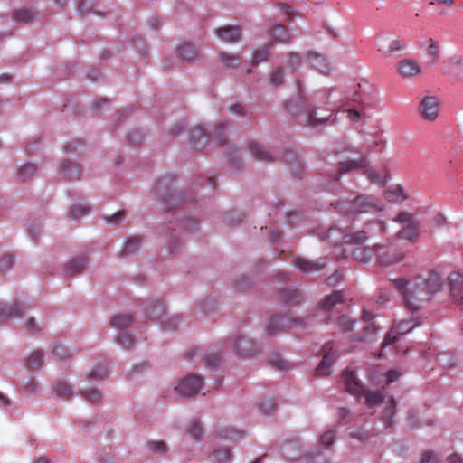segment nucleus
Listing matches in <instances>:
<instances>
[{
  "label": "nucleus",
  "mask_w": 463,
  "mask_h": 463,
  "mask_svg": "<svg viewBox=\"0 0 463 463\" xmlns=\"http://www.w3.org/2000/svg\"><path fill=\"white\" fill-rule=\"evenodd\" d=\"M342 377L346 391L352 395L364 397L365 399V404L368 407H373L383 402L384 398L383 392L381 391L371 392L365 390L364 385L358 381L356 375L352 370H345L343 372Z\"/></svg>",
  "instance_id": "nucleus-1"
},
{
  "label": "nucleus",
  "mask_w": 463,
  "mask_h": 463,
  "mask_svg": "<svg viewBox=\"0 0 463 463\" xmlns=\"http://www.w3.org/2000/svg\"><path fill=\"white\" fill-rule=\"evenodd\" d=\"M341 209L347 215H356L364 213L379 212L383 209V206L371 196L359 195L343 205Z\"/></svg>",
  "instance_id": "nucleus-2"
},
{
  "label": "nucleus",
  "mask_w": 463,
  "mask_h": 463,
  "mask_svg": "<svg viewBox=\"0 0 463 463\" xmlns=\"http://www.w3.org/2000/svg\"><path fill=\"white\" fill-rule=\"evenodd\" d=\"M339 168L333 175L334 180L337 181L341 175L352 170L363 169L367 165L366 156L364 154H355L350 150L339 153Z\"/></svg>",
  "instance_id": "nucleus-3"
},
{
  "label": "nucleus",
  "mask_w": 463,
  "mask_h": 463,
  "mask_svg": "<svg viewBox=\"0 0 463 463\" xmlns=\"http://www.w3.org/2000/svg\"><path fill=\"white\" fill-rule=\"evenodd\" d=\"M406 252L399 245L377 244L376 261L380 266H392L403 260Z\"/></svg>",
  "instance_id": "nucleus-4"
},
{
  "label": "nucleus",
  "mask_w": 463,
  "mask_h": 463,
  "mask_svg": "<svg viewBox=\"0 0 463 463\" xmlns=\"http://www.w3.org/2000/svg\"><path fill=\"white\" fill-rule=\"evenodd\" d=\"M391 283L402 294L408 310L414 312L420 308L422 299L416 287L408 288V281L402 278L392 279Z\"/></svg>",
  "instance_id": "nucleus-5"
},
{
  "label": "nucleus",
  "mask_w": 463,
  "mask_h": 463,
  "mask_svg": "<svg viewBox=\"0 0 463 463\" xmlns=\"http://www.w3.org/2000/svg\"><path fill=\"white\" fill-rule=\"evenodd\" d=\"M394 221L405 224L403 229L398 232L399 238L413 241L419 237L420 222L413 214L402 212L395 217Z\"/></svg>",
  "instance_id": "nucleus-6"
},
{
  "label": "nucleus",
  "mask_w": 463,
  "mask_h": 463,
  "mask_svg": "<svg viewBox=\"0 0 463 463\" xmlns=\"http://www.w3.org/2000/svg\"><path fill=\"white\" fill-rule=\"evenodd\" d=\"M292 327H305V324L301 319H290L286 316L278 315L269 320L266 330L269 335H273Z\"/></svg>",
  "instance_id": "nucleus-7"
},
{
  "label": "nucleus",
  "mask_w": 463,
  "mask_h": 463,
  "mask_svg": "<svg viewBox=\"0 0 463 463\" xmlns=\"http://www.w3.org/2000/svg\"><path fill=\"white\" fill-rule=\"evenodd\" d=\"M203 387L202 377L196 374H189L182 379L175 388L177 393L183 397H190L197 394Z\"/></svg>",
  "instance_id": "nucleus-8"
},
{
  "label": "nucleus",
  "mask_w": 463,
  "mask_h": 463,
  "mask_svg": "<svg viewBox=\"0 0 463 463\" xmlns=\"http://www.w3.org/2000/svg\"><path fill=\"white\" fill-rule=\"evenodd\" d=\"M420 324V321L419 320V318L400 321L399 323L392 326L391 332H389L388 335L385 336L383 342V345L386 346L388 345L395 343L397 340V335L408 334Z\"/></svg>",
  "instance_id": "nucleus-9"
},
{
  "label": "nucleus",
  "mask_w": 463,
  "mask_h": 463,
  "mask_svg": "<svg viewBox=\"0 0 463 463\" xmlns=\"http://www.w3.org/2000/svg\"><path fill=\"white\" fill-rule=\"evenodd\" d=\"M232 345L233 352L238 357H249L257 352L256 344L246 336H237Z\"/></svg>",
  "instance_id": "nucleus-10"
},
{
  "label": "nucleus",
  "mask_w": 463,
  "mask_h": 463,
  "mask_svg": "<svg viewBox=\"0 0 463 463\" xmlns=\"http://www.w3.org/2000/svg\"><path fill=\"white\" fill-rule=\"evenodd\" d=\"M323 359L316 369V373L319 376L329 375L330 367L335 360V354L333 353V343L327 342L322 348Z\"/></svg>",
  "instance_id": "nucleus-11"
},
{
  "label": "nucleus",
  "mask_w": 463,
  "mask_h": 463,
  "mask_svg": "<svg viewBox=\"0 0 463 463\" xmlns=\"http://www.w3.org/2000/svg\"><path fill=\"white\" fill-rule=\"evenodd\" d=\"M421 117L427 120H434L439 111V103L436 97H424L420 103L419 108Z\"/></svg>",
  "instance_id": "nucleus-12"
},
{
  "label": "nucleus",
  "mask_w": 463,
  "mask_h": 463,
  "mask_svg": "<svg viewBox=\"0 0 463 463\" xmlns=\"http://www.w3.org/2000/svg\"><path fill=\"white\" fill-rule=\"evenodd\" d=\"M28 307L23 303H14L12 305L0 304V325L7 320L23 316Z\"/></svg>",
  "instance_id": "nucleus-13"
},
{
  "label": "nucleus",
  "mask_w": 463,
  "mask_h": 463,
  "mask_svg": "<svg viewBox=\"0 0 463 463\" xmlns=\"http://www.w3.org/2000/svg\"><path fill=\"white\" fill-rule=\"evenodd\" d=\"M397 71L402 78H412L420 74L421 66L413 59H402L397 63Z\"/></svg>",
  "instance_id": "nucleus-14"
},
{
  "label": "nucleus",
  "mask_w": 463,
  "mask_h": 463,
  "mask_svg": "<svg viewBox=\"0 0 463 463\" xmlns=\"http://www.w3.org/2000/svg\"><path fill=\"white\" fill-rule=\"evenodd\" d=\"M177 57L182 63L192 62L199 55L197 47L191 43H184L176 49Z\"/></svg>",
  "instance_id": "nucleus-15"
},
{
  "label": "nucleus",
  "mask_w": 463,
  "mask_h": 463,
  "mask_svg": "<svg viewBox=\"0 0 463 463\" xmlns=\"http://www.w3.org/2000/svg\"><path fill=\"white\" fill-rule=\"evenodd\" d=\"M216 36L226 43H235L241 35V29L239 26L227 25L215 29Z\"/></svg>",
  "instance_id": "nucleus-16"
},
{
  "label": "nucleus",
  "mask_w": 463,
  "mask_h": 463,
  "mask_svg": "<svg viewBox=\"0 0 463 463\" xmlns=\"http://www.w3.org/2000/svg\"><path fill=\"white\" fill-rule=\"evenodd\" d=\"M248 148L252 156L259 161L272 162L275 160L274 156L268 151L262 144L256 141H250L248 144Z\"/></svg>",
  "instance_id": "nucleus-17"
},
{
  "label": "nucleus",
  "mask_w": 463,
  "mask_h": 463,
  "mask_svg": "<svg viewBox=\"0 0 463 463\" xmlns=\"http://www.w3.org/2000/svg\"><path fill=\"white\" fill-rule=\"evenodd\" d=\"M326 263L324 260L316 261H310L303 258H297L294 260V266L296 267V269L306 273L318 271L324 269L326 267Z\"/></svg>",
  "instance_id": "nucleus-18"
},
{
  "label": "nucleus",
  "mask_w": 463,
  "mask_h": 463,
  "mask_svg": "<svg viewBox=\"0 0 463 463\" xmlns=\"http://www.w3.org/2000/svg\"><path fill=\"white\" fill-rule=\"evenodd\" d=\"M377 254V244L371 247H357L353 251V257L355 260L361 263H367L373 258L376 259Z\"/></svg>",
  "instance_id": "nucleus-19"
},
{
  "label": "nucleus",
  "mask_w": 463,
  "mask_h": 463,
  "mask_svg": "<svg viewBox=\"0 0 463 463\" xmlns=\"http://www.w3.org/2000/svg\"><path fill=\"white\" fill-rule=\"evenodd\" d=\"M208 141L206 130L201 126L194 127L190 132V142L192 147L200 150Z\"/></svg>",
  "instance_id": "nucleus-20"
},
{
  "label": "nucleus",
  "mask_w": 463,
  "mask_h": 463,
  "mask_svg": "<svg viewBox=\"0 0 463 463\" xmlns=\"http://www.w3.org/2000/svg\"><path fill=\"white\" fill-rule=\"evenodd\" d=\"M378 327L374 323L365 324L363 332L354 335L353 340L358 342H373L376 339Z\"/></svg>",
  "instance_id": "nucleus-21"
},
{
  "label": "nucleus",
  "mask_w": 463,
  "mask_h": 463,
  "mask_svg": "<svg viewBox=\"0 0 463 463\" xmlns=\"http://www.w3.org/2000/svg\"><path fill=\"white\" fill-rule=\"evenodd\" d=\"M308 56L310 58V65L314 69L317 70L319 72L325 75H327L330 72V64L323 55L318 53L308 52Z\"/></svg>",
  "instance_id": "nucleus-22"
},
{
  "label": "nucleus",
  "mask_w": 463,
  "mask_h": 463,
  "mask_svg": "<svg viewBox=\"0 0 463 463\" xmlns=\"http://www.w3.org/2000/svg\"><path fill=\"white\" fill-rule=\"evenodd\" d=\"M60 175L68 180H80L81 170L78 165L65 161L61 165Z\"/></svg>",
  "instance_id": "nucleus-23"
},
{
  "label": "nucleus",
  "mask_w": 463,
  "mask_h": 463,
  "mask_svg": "<svg viewBox=\"0 0 463 463\" xmlns=\"http://www.w3.org/2000/svg\"><path fill=\"white\" fill-rule=\"evenodd\" d=\"M88 260L85 256H80L71 260L65 266V272L69 275H74L81 272L87 267Z\"/></svg>",
  "instance_id": "nucleus-24"
},
{
  "label": "nucleus",
  "mask_w": 463,
  "mask_h": 463,
  "mask_svg": "<svg viewBox=\"0 0 463 463\" xmlns=\"http://www.w3.org/2000/svg\"><path fill=\"white\" fill-rule=\"evenodd\" d=\"M279 297L282 302L288 306H296L302 301V296L298 289L284 288L280 291Z\"/></svg>",
  "instance_id": "nucleus-25"
},
{
  "label": "nucleus",
  "mask_w": 463,
  "mask_h": 463,
  "mask_svg": "<svg viewBox=\"0 0 463 463\" xmlns=\"http://www.w3.org/2000/svg\"><path fill=\"white\" fill-rule=\"evenodd\" d=\"M146 315L153 320H160L165 314V307L162 301H155L145 307Z\"/></svg>",
  "instance_id": "nucleus-26"
},
{
  "label": "nucleus",
  "mask_w": 463,
  "mask_h": 463,
  "mask_svg": "<svg viewBox=\"0 0 463 463\" xmlns=\"http://www.w3.org/2000/svg\"><path fill=\"white\" fill-rule=\"evenodd\" d=\"M395 413L396 401L393 397H391L382 414V420L383 421L387 428H390L393 425L395 420Z\"/></svg>",
  "instance_id": "nucleus-27"
},
{
  "label": "nucleus",
  "mask_w": 463,
  "mask_h": 463,
  "mask_svg": "<svg viewBox=\"0 0 463 463\" xmlns=\"http://www.w3.org/2000/svg\"><path fill=\"white\" fill-rule=\"evenodd\" d=\"M300 445L298 439L286 442L282 447V452L286 458L290 461L299 458Z\"/></svg>",
  "instance_id": "nucleus-28"
},
{
  "label": "nucleus",
  "mask_w": 463,
  "mask_h": 463,
  "mask_svg": "<svg viewBox=\"0 0 463 463\" xmlns=\"http://www.w3.org/2000/svg\"><path fill=\"white\" fill-rule=\"evenodd\" d=\"M269 34L274 42L288 43L291 40V35L286 26L277 24L269 30Z\"/></svg>",
  "instance_id": "nucleus-29"
},
{
  "label": "nucleus",
  "mask_w": 463,
  "mask_h": 463,
  "mask_svg": "<svg viewBox=\"0 0 463 463\" xmlns=\"http://www.w3.org/2000/svg\"><path fill=\"white\" fill-rule=\"evenodd\" d=\"M344 302V294L342 291H334L326 296L320 303V307L325 311L331 310L336 304Z\"/></svg>",
  "instance_id": "nucleus-30"
},
{
  "label": "nucleus",
  "mask_w": 463,
  "mask_h": 463,
  "mask_svg": "<svg viewBox=\"0 0 463 463\" xmlns=\"http://www.w3.org/2000/svg\"><path fill=\"white\" fill-rule=\"evenodd\" d=\"M364 230L369 240L383 235L386 231V226L382 221H374L366 223Z\"/></svg>",
  "instance_id": "nucleus-31"
},
{
  "label": "nucleus",
  "mask_w": 463,
  "mask_h": 463,
  "mask_svg": "<svg viewBox=\"0 0 463 463\" xmlns=\"http://www.w3.org/2000/svg\"><path fill=\"white\" fill-rule=\"evenodd\" d=\"M442 280L439 273L435 270H430L425 281V288L429 293H435L441 288Z\"/></svg>",
  "instance_id": "nucleus-32"
},
{
  "label": "nucleus",
  "mask_w": 463,
  "mask_h": 463,
  "mask_svg": "<svg viewBox=\"0 0 463 463\" xmlns=\"http://www.w3.org/2000/svg\"><path fill=\"white\" fill-rule=\"evenodd\" d=\"M270 47L271 43H269L257 48L252 54L250 63L253 66H257L260 62L267 61L270 55Z\"/></svg>",
  "instance_id": "nucleus-33"
},
{
  "label": "nucleus",
  "mask_w": 463,
  "mask_h": 463,
  "mask_svg": "<svg viewBox=\"0 0 463 463\" xmlns=\"http://www.w3.org/2000/svg\"><path fill=\"white\" fill-rule=\"evenodd\" d=\"M450 281V296L455 301L463 294V280L458 275H451Z\"/></svg>",
  "instance_id": "nucleus-34"
},
{
  "label": "nucleus",
  "mask_w": 463,
  "mask_h": 463,
  "mask_svg": "<svg viewBox=\"0 0 463 463\" xmlns=\"http://www.w3.org/2000/svg\"><path fill=\"white\" fill-rule=\"evenodd\" d=\"M141 245V239L137 236L128 239L123 249L121 250V256L128 257L137 251Z\"/></svg>",
  "instance_id": "nucleus-35"
},
{
  "label": "nucleus",
  "mask_w": 463,
  "mask_h": 463,
  "mask_svg": "<svg viewBox=\"0 0 463 463\" xmlns=\"http://www.w3.org/2000/svg\"><path fill=\"white\" fill-rule=\"evenodd\" d=\"M36 15V13L31 9H18L13 13L14 21L16 23H27L32 21Z\"/></svg>",
  "instance_id": "nucleus-36"
},
{
  "label": "nucleus",
  "mask_w": 463,
  "mask_h": 463,
  "mask_svg": "<svg viewBox=\"0 0 463 463\" xmlns=\"http://www.w3.org/2000/svg\"><path fill=\"white\" fill-rule=\"evenodd\" d=\"M44 356L39 350L33 352L27 358V367L31 370H39L42 368Z\"/></svg>",
  "instance_id": "nucleus-37"
},
{
  "label": "nucleus",
  "mask_w": 463,
  "mask_h": 463,
  "mask_svg": "<svg viewBox=\"0 0 463 463\" xmlns=\"http://www.w3.org/2000/svg\"><path fill=\"white\" fill-rule=\"evenodd\" d=\"M216 435L221 439H227L231 440H238L243 435L242 432L232 428L224 427L217 430Z\"/></svg>",
  "instance_id": "nucleus-38"
},
{
  "label": "nucleus",
  "mask_w": 463,
  "mask_h": 463,
  "mask_svg": "<svg viewBox=\"0 0 463 463\" xmlns=\"http://www.w3.org/2000/svg\"><path fill=\"white\" fill-rule=\"evenodd\" d=\"M210 458L213 463H227L232 458V453L228 449H218L212 453Z\"/></svg>",
  "instance_id": "nucleus-39"
},
{
  "label": "nucleus",
  "mask_w": 463,
  "mask_h": 463,
  "mask_svg": "<svg viewBox=\"0 0 463 463\" xmlns=\"http://www.w3.org/2000/svg\"><path fill=\"white\" fill-rule=\"evenodd\" d=\"M331 117V112H328L326 115H323L321 117H317V110L312 109L307 113V124L309 126L316 127L328 121Z\"/></svg>",
  "instance_id": "nucleus-40"
},
{
  "label": "nucleus",
  "mask_w": 463,
  "mask_h": 463,
  "mask_svg": "<svg viewBox=\"0 0 463 463\" xmlns=\"http://www.w3.org/2000/svg\"><path fill=\"white\" fill-rule=\"evenodd\" d=\"M132 321L133 317L131 315L123 314L115 316L111 320V324L114 327L119 330H123L125 327L128 326Z\"/></svg>",
  "instance_id": "nucleus-41"
},
{
  "label": "nucleus",
  "mask_w": 463,
  "mask_h": 463,
  "mask_svg": "<svg viewBox=\"0 0 463 463\" xmlns=\"http://www.w3.org/2000/svg\"><path fill=\"white\" fill-rule=\"evenodd\" d=\"M90 207L87 204H75L69 211L68 217L71 220H78L83 215L87 214Z\"/></svg>",
  "instance_id": "nucleus-42"
},
{
  "label": "nucleus",
  "mask_w": 463,
  "mask_h": 463,
  "mask_svg": "<svg viewBox=\"0 0 463 463\" xmlns=\"http://www.w3.org/2000/svg\"><path fill=\"white\" fill-rule=\"evenodd\" d=\"M54 392L57 396L67 399L71 396L73 390L66 382L61 381L55 384Z\"/></svg>",
  "instance_id": "nucleus-43"
},
{
  "label": "nucleus",
  "mask_w": 463,
  "mask_h": 463,
  "mask_svg": "<svg viewBox=\"0 0 463 463\" xmlns=\"http://www.w3.org/2000/svg\"><path fill=\"white\" fill-rule=\"evenodd\" d=\"M384 195L385 198L390 202H400L406 198L401 186H396L386 190Z\"/></svg>",
  "instance_id": "nucleus-44"
},
{
  "label": "nucleus",
  "mask_w": 463,
  "mask_h": 463,
  "mask_svg": "<svg viewBox=\"0 0 463 463\" xmlns=\"http://www.w3.org/2000/svg\"><path fill=\"white\" fill-rule=\"evenodd\" d=\"M368 240V235L365 232V230L358 231L356 232L345 235V242L347 243H354V244H362Z\"/></svg>",
  "instance_id": "nucleus-45"
},
{
  "label": "nucleus",
  "mask_w": 463,
  "mask_h": 463,
  "mask_svg": "<svg viewBox=\"0 0 463 463\" xmlns=\"http://www.w3.org/2000/svg\"><path fill=\"white\" fill-rule=\"evenodd\" d=\"M325 239L328 240V241L333 243L334 245H336L342 241H345V235L342 234L340 230L332 227L328 229L326 232V237Z\"/></svg>",
  "instance_id": "nucleus-46"
},
{
  "label": "nucleus",
  "mask_w": 463,
  "mask_h": 463,
  "mask_svg": "<svg viewBox=\"0 0 463 463\" xmlns=\"http://www.w3.org/2000/svg\"><path fill=\"white\" fill-rule=\"evenodd\" d=\"M146 448L150 452L156 454H164L167 451V446L165 442L162 440H152L148 441Z\"/></svg>",
  "instance_id": "nucleus-47"
},
{
  "label": "nucleus",
  "mask_w": 463,
  "mask_h": 463,
  "mask_svg": "<svg viewBox=\"0 0 463 463\" xmlns=\"http://www.w3.org/2000/svg\"><path fill=\"white\" fill-rule=\"evenodd\" d=\"M259 409L265 414L271 413L276 407L274 400L272 398H262L258 402Z\"/></svg>",
  "instance_id": "nucleus-48"
},
{
  "label": "nucleus",
  "mask_w": 463,
  "mask_h": 463,
  "mask_svg": "<svg viewBox=\"0 0 463 463\" xmlns=\"http://www.w3.org/2000/svg\"><path fill=\"white\" fill-rule=\"evenodd\" d=\"M226 126L223 123H219L215 126L213 137L217 143L222 145L226 142L227 138L225 136Z\"/></svg>",
  "instance_id": "nucleus-49"
},
{
  "label": "nucleus",
  "mask_w": 463,
  "mask_h": 463,
  "mask_svg": "<svg viewBox=\"0 0 463 463\" xmlns=\"http://www.w3.org/2000/svg\"><path fill=\"white\" fill-rule=\"evenodd\" d=\"M188 434L194 439H198L203 433L201 424L197 420H193L188 426Z\"/></svg>",
  "instance_id": "nucleus-50"
},
{
  "label": "nucleus",
  "mask_w": 463,
  "mask_h": 463,
  "mask_svg": "<svg viewBox=\"0 0 463 463\" xmlns=\"http://www.w3.org/2000/svg\"><path fill=\"white\" fill-rule=\"evenodd\" d=\"M109 375L108 367L104 365L97 366L93 371H91L88 378L93 380H103Z\"/></svg>",
  "instance_id": "nucleus-51"
},
{
  "label": "nucleus",
  "mask_w": 463,
  "mask_h": 463,
  "mask_svg": "<svg viewBox=\"0 0 463 463\" xmlns=\"http://www.w3.org/2000/svg\"><path fill=\"white\" fill-rule=\"evenodd\" d=\"M221 60L223 62L224 66L227 68H234L238 66L241 62V59L237 55H230L228 53H221Z\"/></svg>",
  "instance_id": "nucleus-52"
},
{
  "label": "nucleus",
  "mask_w": 463,
  "mask_h": 463,
  "mask_svg": "<svg viewBox=\"0 0 463 463\" xmlns=\"http://www.w3.org/2000/svg\"><path fill=\"white\" fill-rule=\"evenodd\" d=\"M81 396L89 401L90 402H92V403H96L100 401L101 399V394L95 389H87V390H83L81 391Z\"/></svg>",
  "instance_id": "nucleus-53"
},
{
  "label": "nucleus",
  "mask_w": 463,
  "mask_h": 463,
  "mask_svg": "<svg viewBox=\"0 0 463 463\" xmlns=\"http://www.w3.org/2000/svg\"><path fill=\"white\" fill-rule=\"evenodd\" d=\"M270 83L273 86H279L284 82V74L281 67H278L272 71L269 77Z\"/></svg>",
  "instance_id": "nucleus-54"
},
{
  "label": "nucleus",
  "mask_w": 463,
  "mask_h": 463,
  "mask_svg": "<svg viewBox=\"0 0 463 463\" xmlns=\"http://www.w3.org/2000/svg\"><path fill=\"white\" fill-rule=\"evenodd\" d=\"M306 460V463H329L326 456L319 450H317V453H309L307 455Z\"/></svg>",
  "instance_id": "nucleus-55"
},
{
  "label": "nucleus",
  "mask_w": 463,
  "mask_h": 463,
  "mask_svg": "<svg viewBox=\"0 0 463 463\" xmlns=\"http://www.w3.org/2000/svg\"><path fill=\"white\" fill-rule=\"evenodd\" d=\"M36 165L33 164H27L19 168L18 175L22 179H26L33 176L36 173Z\"/></svg>",
  "instance_id": "nucleus-56"
},
{
  "label": "nucleus",
  "mask_w": 463,
  "mask_h": 463,
  "mask_svg": "<svg viewBox=\"0 0 463 463\" xmlns=\"http://www.w3.org/2000/svg\"><path fill=\"white\" fill-rule=\"evenodd\" d=\"M429 46L427 49L428 55L431 58L433 62H436L439 55V45L433 39L429 40Z\"/></svg>",
  "instance_id": "nucleus-57"
},
{
  "label": "nucleus",
  "mask_w": 463,
  "mask_h": 463,
  "mask_svg": "<svg viewBox=\"0 0 463 463\" xmlns=\"http://www.w3.org/2000/svg\"><path fill=\"white\" fill-rule=\"evenodd\" d=\"M338 325L343 331L349 332L353 329L354 321L350 317L342 315L338 317Z\"/></svg>",
  "instance_id": "nucleus-58"
},
{
  "label": "nucleus",
  "mask_w": 463,
  "mask_h": 463,
  "mask_svg": "<svg viewBox=\"0 0 463 463\" xmlns=\"http://www.w3.org/2000/svg\"><path fill=\"white\" fill-rule=\"evenodd\" d=\"M67 349L61 344L55 343L52 346V354L56 360H62L67 356Z\"/></svg>",
  "instance_id": "nucleus-59"
},
{
  "label": "nucleus",
  "mask_w": 463,
  "mask_h": 463,
  "mask_svg": "<svg viewBox=\"0 0 463 463\" xmlns=\"http://www.w3.org/2000/svg\"><path fill=\"white\" fill-rule=\"evenodd\" d=\"M118 342L124 347L129 348L134 343V337L131 334L128 332H121L118 335Z\"/></svg>",
  "instance_id": "nucleus-60"
},
{
  "label": "nucleus",
  "mask_w": 463,
  "mask_h": 463,
  "mask_svg": "<svg viewBox=\"0 0 463 463\" xmlns=\"http://www.w3.org/2000/svg\"><path fill=\"white\" fill-rule=\"evenodd\" d=\"M287 64L295 69L301 64V58L297 52H288L286 56Z\"/></svg>",
  "instance_id": "nucleus-61"
},
{
  "label": "nucleus",
  "mask_w": 463,
  "mask_h": 463,
  "mask_svg": "<svg viewBox=\"0 0 463 463\" xmlns=\"http://www.w3.org/2000/svg\"><path fill=\"white\" fill-rule=\"evenodd\" d=\"M335 439V430H329L324 432L320 436V442L322 445L328 447L334 443Z\"/></svg>",
  "instance_id": "nucleus-62"
},
{
  "label": "nucleus",
  "mask_w": 463,
  "mask_h": 463,
  "mask_svg": "<svg viewBox=\"0 0 463 463\" xmlns=\"http://www.w3.org/2000/svg\"><path fill=\"white\" fill-rule=\"evenodd\" d=\"M220 362L218 353H209L204 357V364L209 368H214Z\"/></svg>",
  "instance_id": "nucleus-63"
},
{
  "label": "nucleus",
  "mask_w": 463,
  "mask_h": 463,
  "mask_svg": "<svg viewBox=\"0 0 463 463\" xmlns=\"http://www.w3.org/2000/svg\"><path fill=\"white\" fill-rule=\"evenodd\" d=\"M439 456L432 451H425L421 457V463H439Z\"/></svg>",
  "instance_id": "nucleus-64"
}]
</instances>
